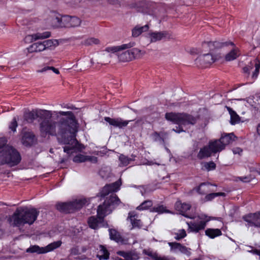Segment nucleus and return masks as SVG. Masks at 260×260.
Returning <instances> with one entry per match:
<instances>
[{
	"mask_svg": "<svg viewBox=\"0 0 260 260\" xmlns=\"http://www.w3.org/2000/svg\"><path fill=\"white\" fill-rule=\"evenodd\" d=\"M53 113L58 118L57 122L51 119L53 115L51 111L41 112V133L43 136L57 135L60 137L58 138V142L61 144L69 145L63 147V151L70 155L78 143L76 139L78 125L75 117L71 111H54Z\"/></svg>",
	"mask_w": 260,
	"mask_h": 260,
	"instance_id": "nucleus-1",
	"label": "nucleus"
},
{
	"mask_svg": "<svg viewBox=\"0 0 260 260\" xmlns=\"http://www.w3.org/2000/svg\"><path fill=\"white\" fill-rule=\"evenodd\" d=\"M191 208V205L188 203H183L178 201L175 204V209L180 214L186 217L193 219V220L187 222L188 230L190 232L197 233L202 230H204L207 223L211 220H213L214 218L209 216L206 214L201 213L197 216L192 217L186 214L187 211Z\"/></svg>",
	"mask_w": 260,
	"mask_h": 260,
	"instance_id": "nucleus-2",
	"label": "nucleus"
},
{
	"mask_svg": "<svg viewBox=\"0 0 260 260\" xmlns=\"http://www.w3.org/2000/svg\"><path fill=\"white\" fill-rule=\"evenodd\" d=\"M120 203V201L116 195H112L105 201L103 205L99 206L97 210V216H91L88 220L89 227L93 229H97L101 226L104 217L110 214L116 206Z\"/></svg>",
	"mask_w": 260,
	"mask_h": 260,
	"instance_id": "nucleus-3",
	"label": "nucleus"
},
{
	"mask_svg": "<svg viewBox=\"0 0 260 260\" xmlns=\"http://www.w3.org/2000/svg\"><path fill=\"white\" fill-rule=\"evenodd\" d=\"M38 214L36 209H17L10 217L9 221L13 226H20L26 223L30 225L37 219Z\"/></svg>",
	"mask_w": 260,
	"mask_h": 260,
	"instance_id": "nucleus-4",
	"label": "nucleus"
},
{
	"mask_svg": "<svg viewBox=\"0 0 260 260\" xmlns=\"http://www.w3.org/2000/svg\"><path fill=\"white\" fill-rule=\"evenodd\" d=\"M166 119L172 122L173 123L185 127L189 125H193L196 122V118L186 113H176L173 112L167 113L165 115ZM173 131L177 133L184 131L183 127H179L176 129H173Z\"/></svg>",
	"mask_w": 260,
	"mask_h": 260,
	"instance_id": "nucleus-5",
	"label": "nucleus"
},
{
	"mask_svg": "<svg viewBox=\"0 0 260 260\" xmlns=\"http://www.w3.org/2000/svg\"><path fill=\"white\" fill-rule=\"evenodd\" d=\"M21 157L19 152L14 147L7 145L0 151V163L7 164L10 167L17 165Z\"/></svg>",
	"mask_w": 260,
	"mask_h": 260,
	"instance_id": "nucleus-6",
	"label": "nucleus"
},
{
	"mask_svg": "<svg viewBox=\"0 0 260 260\" xmlns=\"http://www.w3.org/2000/svg\"><path fill=\"white\" fill-rule=\"evenodd\" d=\"M135 46L134 42H129L119 46H111L106 48V51L108 52L118 53L119 61L127 62L132 60L133 56L131 55L129 50L125 51L121 53L119 52L122 50L131 48Z\"/></svg>",
	"mask_w": 260,
	"mask_h": 260,
	"instance_id": "nucleus-7",
	"label": "nucleus"
},
{
	"mask_svg": "<svg viewBox=\"0 0 260 260\" xmlns=\"http://www.w3.org/2000/svg\"><path fill=\"white\" fill-rule=\"evenodd\" d=\"M87 203L85 199H76L72 202L58 203L56 205V208L61 212L71 213L81 209Z\"/></svg>",
	"mask_w": 260,
	"mask_h": 260,
	"instance_id": "nucleus-8",
	"label": "nucleus"
},
{
	"mask_svg": "<svg viewBox=\"0 0 260 260\" xmlns=\"http://www.w3.org/2000/svg\"><path fill=\"white\" fill-rule=\"evenodd\" d=\"M231 45L234 46L233 49L225 55V59L226 61H231L236 59L240 55L239 50L238 48L235 46L233 42H224L222 44L218 42H205L203 46L204 47L208 46L210 51L213 50L214 48H217L221 46H227Z\"/></svg>",
	"mask_w": 260,
	"mask_h": 260,
	"instance_id": "nucleus-9",
	"label": "nucleus"
},
{
	"mask_svg": "<svg viewBox=\"0 0 260 260\" xmlns=\"http://www.w3.org/2000/svg\"><path fill=\"white\" fill-rule=\"evenodd\" d=\"M61 242L57 241L48 244L46 247H39L38 245L31 246L27 249L26 252L30 253H37L38 254L45 253L53 250L60 246Z\"/></svg>",
	"mask_w": 260,
	"mask_h": 260,
	"instance_id": "nucleus-10",
	"label": "nucleus"
},
{
	"mask_svg": "<svg viewBox=\"0 0 260 260\" xmlns=\"http://www.w3.org/2000/svg\"><path fill=\"white\" fill-rule=\"evenodd\" d=\"M47 23L51 27H62V16L55 12H51L47 18Z\"/></svg>",
	"mask_w": 260,
	"mask_h": 260,
	"instance_id": "nucleus-11",
	"label": "nucleus"
},
{
	"mask_svg": "<svg viewBox=\"0 0 260 260\" xmlns=\"http://www.w3.org/2000/svg\"><path fill=\"white\" fill-rule=\"evenodd\" d=\"M243 220L247 223L248 227H260V211L254 213H250L243 217Z\"/></svg>",
	"mask_w": 260,
	"mask_h": 260,
	"instance_id": "nucleus-12",
	"label": "nucleus"
},
{
	"mask_svg": "<svg viewBox=\"0 0 260 260\" xmlns=\"http://www.w3.org/2000/svg\"><path fill=\"white\" fill-rule=\"evenodd\" d=\"M62 27H75L79 26L81 20L77 17L69 15L62 16Z\"/></svg>",
	"mask_w": 260,
	"mask_h": 260,
	"instance_id": "nucleus-13",
	"label": "nucleus"
},
{
	"mask_svg": "<svg viewBox=\"0 0 260 260\" xmlns=\"http://www.w3.org/2000/svg\"><path fill=\"white\" fill-rule=\"evenodd\" d=\"M121 185V182L120 179L113 183L106 185L100 192L101 196L105 197L111 192H117L120 189Z\"/></svg>",
	"mask_w": 260,
	"mask_h": 260,
	"instance_id": "nucleus-14",
	"label": "nucleus"
},
{
	"mask_svg": "<svg viewBox=\"0 0 260 260\" xmlns=\"http://www.w3.org/2000/svg\"><path fill=\"white\" fill-rule=\"evenodd\" d=\"M105 120L110 125L119 128L126 126L129 122L131 121V120H124L121 118H111L109 117H105Z\"/></svg>",
	"mask_w": 260,
	"mask_h": 260,
	"instance_id": "nucleus-15",
	"label": "nucleus"
},
{
	"mask_svg": "<svg viewBox=\"0 0 260 260\" xmlns=\"http://www.w3.org/2000/svg\"><path fill=\"white\" fill-rule=\"evenodd\" d=\"M253 66L255 67V71L253 73L252 76L253 78H256L257 77V75L259 73V70L260 68V61L259 60L256 58L254 59L252 61H251L250 63V65L245 67L243 68V70L244 73H249L250 71L253 69Z\"/></svg>",
	"mask_w": 260,
	"mask_h": 260,
	"instance_id": "nucleus-16",
	"label": "nucleus"
},
{
	"mask_svg": "<svg viewBox=\"0 0 260 260\" xmlns=\"http://www.w3.org/2000/svg\"><path fill=\"white\" fill-rule=\"evenodd\" d=\"M116 253L127 260H138L140 258L139 253L134 250L128 251H118Z\"/></svg>",
	"mask_w": 260,
	"mask_h": 260,
	"instance_id": "nucleus-17",
	"label": "nucleus"
},
{
	"mask_svg": "<svg viewBox=\"0 0 260 260\" xmlns=\"http://www.w3.org/2000/svg\"><path fill=\"white\" fill-rule=\"evenodd\" d=\"M45 110H39L36 111H31L26 112L24 114V120L28 123L32 122L33 121L36 119L37 117H39L40 119L42 118V115L40 114L41 112L45 111Z\"/></svg>",
	"mask_w": 260,
	"mask_h": 260,
	"instance_id": "nucleus-18",
	"label": "nucleus"
},
{
	"mask_svg": "<svg viewBox=\"0 0 260 260\" xmlns=\"http://www.w3.org/2000/svg\"><path fill=\"white\" fill-rule=\"evenodd\" d=\"M128 219L130 220L133 228L140 229L143 227L141 221L138 219V215L135 211L129 212Z\"/></svg>",
	"mask_w": 260,
	"mask_h": 260,
	"instance_id": "nucleus-19",
	"label": "nucleus"
},
{
	"mask_svg": "<svg viewBox=\"0 0 260 260\" xmlns=\"http://www.w3.org/2000/svg\"><path fill=\"white\" fill-rule=\"evenodd\" d=\"M208 146L212 153L219 152L224 149L223 145L221 144L219 140L210 141Z\"/></svg>",
	"mask_w": 260,
	"mask_h": 260,
	"instance_id": "nucleus-20",
	"label": "nucleus"
},
{
	"mask_svg": "<svg viewBox=\"0 0 260 260\" xmlns=\"http://www.w3.org/2000/svg\"><path fill=\"white\" fill-rule=\"evenodd\" d=\"M168 35L167 31L153 32L149 34V38L151 42H155L167 38Z\"/></svg>",
	"mask_w": 260,
	"mask_h": 260,
	"instance_id": "nucleus-21",
	"label": "nucleus"
},
{
	"mask_svg": "<svg viewBox=\"0 0 260 260\" xmlns=\"http://www.w3.org/2000/svg\"><path fill=\"white\" fill-rule=\"evenodd\" d=\"M219 56L213 57L211 53L204 54L200 57V60L202 62L205 67H207L214 62Z\"/></svg>",
	"mask_w": 260,
	"mask_h": 260,
	"instance_id": "nucleus-22",
	"label": "nucleus"
},
{
	"mask_svg": "<svg viewBox=\"0 0 260 260\" xmlns=\"http://www.w3.org/2000/svg\"><path fill=\"white\" fill-rule=\"evenodd\" d=\"M213 186H214V185H212L209 183H201L198 187L197 191L201 194H205L209 192L213 191L214 189L212 188V187Z\"/></svg>",
	"mask_w": 260,
	"mask_h": 260,
	"instance_id": "nucleus-23",
	"label": "nucleus"
},
{
	"mask_svg": "<svg viewBox=\"0 0 260 260\" xmlns=\"http://www.w3.org/2000/svg\"><path fill=\"white\" fill-rule=\"evenodd\" d=\"M35 140V135L31 133H25L22 138V143L25 146H31Z\"/></svg>",
	"mask_w": 260,
	"mask_h": 260,
	"instance_id": "nucleus-24",
	"label": "nucleus"
},
{
	"mask_svg": "<svg viewBox=\"0 0 260 260\" xmlns=\"http://www.w3.org/2000/svg\"><path fill=\"white\" fill-rule=\"evenodd\" d=\"M51 34L49 31H45L43 32H38L26 37V39H29L31 41H35L39 39H44L50 37Z\"/></svg>",
	"mask_w": 260,
	"mask_h": 260,
	"instance_id": "nucleus-25",
	"label": "nucleus"
},
{
	"mask_svg": "<svg viewBox=\"0 0 260 260\" xmlns=\"http://www.w3.org/2000/svg\"><path fill=\"white\" fill-rule=\"evenodd\" d=\"M44 50H46V49L44 41L35 43L28 48V50L29 52H40Z\"/></svg>",
	"mask_w": 260,
	"mask_h": 260,
	"instance_id": "nucleus-26",
	"label": "nucleus"
},
{
	"mask_svg": "<svg viewBox=\"0 0 260 260\" xmlns=\"http://www.w3.org/2000/svg\"><path fill=\"white\" fill-rule=\"evenodd\" d=\"M212 154L209 146H205L201 148L197 155V157L200 159H202L206 157H210Z\"/></svg>",
	"mask_w": 260,
	"mask_h": 260,
	"instance_id": "nucleus-27",
	"label": "nucleus"
},
{
	"mask_svg": "<svg viewBox=\"0 0 260 260\" xmlns=\"http://www.w3.org/2000/svg\"><path fill=\"white\" fill-rule=\"evenodd\" d=\"M235 136L233 133L226 134L224 135H222L219 141L221 142L222 145H223L224 148L225 146L232 142L234 141Z\"/></svg>",
	"mask_w": 260,
	"mask_h": 260,
	"instance_id": "nucleus-28",
	"label": "nucleus"
},
{
	"mask_svg": "<svg viewBox=\"0 0 260 260\" xmlns=\"http://www.w3.org/2000/svg\"><path fill=\"white\" fill-rule=\"evenodd\" d=\"M221 234V231L218 229L209 228L205 231V235L211 239H214Z\"/></svg>",
	"mask_w": 260,
	"mask_h": 260,
	"instance_id": "nucleus-29",
	"label": "nucleus"
},
{
	"mask_svg": "<svg viewBox=\"0 0 260 260\" xmlns=\"http://www.w3.org/2000/svg\"><path fill=\"white\" fill-rule=\"evenodd\" d=\"M226 109L231 116L230 123L232 125L238 123L240 121V118L238 115L230 107H226Z\"/></svg>",
	"mask_w": 260,
	"mask_h": 260,
	"instance_id": "nucleus-30",
	"label": "nucleus"
},
{
	"mask_svg": "<svg viewBox=\"0 0 260 260\" xmlns=\"http://www.w3.org/2000/svg\"><path fill=\"white\" fill-rule=\"evenodd\" d=\"M172 235L176 240L179 241L187 236L186 232L184 229L174 230Z\"/></svg>",
	"mask_w": 260,
	"mask_h": 260,
	"instance_id": "nucleus-31",
	"label": "nucleus"
},
{
	"mask_svg": "<svg viewBox=\"0 0 260 260\" xmlns=\"http://www.w3.org/2000/svg\"><path fill=\"white\" fill-rule=\"evenodd\" d=\"M150 211L152 212H156L158 214L173 213L172 212L168 210L166 206L162 205H158L157 206H154L151 209Z\"/></svg>",
	"mask_w": 260,
	"mask_h": 260,
	"instance_id": "nucleus-32",
	"label": "nucleus"
},
{
	"mask_svg": "<svg viewBox=\"0 0 260 260\" xmlns=\"http://www.w3.org/2000/svg\"><path fill=\"white\" fill-rule=\"evenodd\" d=\"M97 257L100 260L107 259L109 257V253L104 246L100 245L99 246V250L98 252Z\"/></svg>",
	"mask_w": 260,
	"mask_h": 260,
	"instance_id": "nucleus-33",
	"label": "nucleus"
},
{
	"mask_svg": "<svg viewBox=\"0 0 260 260\" xmlns=\"http://www.w3.org/2000/svg\"><path fill=\"white\" fill-rule=\"evenodd\" d=\"M166 135L167 134L166 133L154 132L152 134L151 137L153 141L158 142L160 144H164L165 143V137Z\"/></svg>",
	"mask_w": 260,
	"mask_h": 260,
	"instance_id": "nucleus-34",
	"label": "nucleus"
},
{
	"mask_svg": "<svg viewBox=\"0 0 260 260\" xmlns=\"http://www.w3.org/2000/svg\"><path fill=\"white\" fill-rule=\"evenodd\" d=\"M148 28L149 26L147 24L143 26H136L132 30V35L135 37H138L143 31H147Z\"/></svg>",
	"mask_w": 260,
	"mask_h": 260,
	"instance_id": "nucleus-35",
	"label": "nucleus"
},
{
	"mask_svg": "<svg viewBox=\"0 0 260 260\" xmlns=\"http://www.w3.org/2000/svg\"><path fill=\"white\" fill-rule=\"evenodd\" d=\"M131 55L133 56L132 59L141 57L145 54V52L138 48H134L129 50Z\"/></svg>",
	"mask_w": 260,
	"mask_h": 260,
	"instance_id": "nucleus-36",
	"label": "nucleus"
},
{
	"mask_svg": "<svg viewBox=\"0 0 260 260\" xmlns=\"http://www.w3.org/2000/svg\"><path fill=\"white\" fill-rule=\"evenodd\" d=\"M168 245L170 247V251L172 252L177 253L181 251L182 244L177 242H168Z\"/></svg>",
	"mask_w": 260,
	"mask_h": 260,
	"instance_id": "nucleus-37",
	"label": "nucleus"
},
{
	"mask_svg": "<svg viewBox=\"0 0 260 260\" xmlns=\"http://www.w3.org/2000/svg\"><path fill=\"white\" fill-rule=\"evenodd\" d=\"M110 238L111 240H114L117 242L121 241V237L118 232L113 229H109Z\"/></svg>",
	"mask_w": 260,
	"mask_h": 260,
	"instance_id": "nucleus-38",
	"label": "nucleus"
},
{
	"mask_svg": "<svg viewBox=\"0 0 260 260\" xmlns=\"http://www.w3.org/2000/svg\"><path fill=\"white\" fill-rule=\"evenodd\" d=\"M119 159L120 161V166H126L129 164L131 161H134L135 158H129L123 154H121L119 157Z\"/></svg>",
	"mask_w": 260,
	"mask_h": 260,
	"instance_id": "nucleus-39",
	"label": "nucleus"
},
{
	"mask_svg": "<svg viewBox=\"0 0 260 260\" xmlns=\"http://www.w3.org/2000/svg\"><path fill=\"white\" fill-rule=\"evenodd\" d=\"M45 49H51L55 47L58 45L57 40H47L44 41Z\"/></svg>",
	"mask_w": 260,
	"mask_h": 260,
	"instance_id": "nucleus-40",
	"label": "nucleus"
},
{
	"mask_svg": "<svg viewBox=\"0 0 260 260\" xmlns=\"http://www.w3.org/2000/svg\"><path fill=\"white\" fill-rule=\"evenodd\" d=\"M153 204L151 200H146L142 203L139 206L137 207L138 210L142 211L149 209L152 207Z\"/></svg>",
	"mask_w": 260,
	"mask_h": 260,
	"instance_id": "nucleus-41",
	"label": "nucleus"
},
{
	"mask_svg": "<svg viewBox=\"0 0 260 260\" xmlns=\"http://www.w3.org/2000/svg\"><path fill=\"white\" fill-rule=\"evenodd\" d=\"M225 196V193L224 192H216V193H210L207 194L204 199L205 201H211L216 197L218 196H223L224 197Z\"/></svg>",
	"mask_w": 260,
	"mask_h": 260,
	"instance_id": "nucleus-42",
	"label": "nucleus"
},
{
	"mask_svg": "<svg viewBox=\"0 0 260 260\" xmlns=\"http://www.w3.org/2000/svg\"><path fill=\"white\" fill-rule=\"evenodd\" d=\"M202 169L207 171L214 170L216 168V164L212 161L202 163Z\"/></svg>",
	"mask_w": 260,
	"mask_h": 260,
	"instance_id": "nucleus-43",
	"label": "nucleus"
},
{
	"mask_svg": "<svg viewBox=\"0 0 260 260\" xmlns=\"http://www.w3.org/2000/svg\"><path fill=\"white\" fill-rule=\"evenodd\" d=\"M73 161L76 163H81L87 161V155L78 154L73 158Z\"/></svg>",
	"mask_w": 260,
	"mask_h": 260,
	"instance_id": "nucleus-44",
	"label": "nucleus"
},
{
	"mask_svg": "<svg viewBox=\"0 0 260 260\" xmlns=\"http://www.w3.org/2000/svg\"><path fill=\"white\" fill-rule=\"evenodd\" d=\"M99 43L100 41L99 39L94 38H89L85 41L84 44L86 45H91L93 44H98Z\"/></svg>",
	"mask_w": 260,
	"mask_h": 260,
	"instance_id": "nucleus-45",
	"label": "nucleus"
},
{
	"mask_svg": "<svg viewBox=\"0 0 260 260\" xmlns=\"http://www.w3.org/2000/svg\"><path fill=\"white\" fill-rule=\"evenodd\" d=\"M17 127V122L16 118H14L9 125V128L13 132H16Z\"/></svg>",
	"mask_w": 260,
	"mask_h": 260,
	"instance_id": "nucleus-46",
	"label": "nucleus"
},
{
	"mask_svg": "<svg viewBox=\"0 0 260 260\" xmlns=\"http://www.w3.org/2000/svg\"><path fill=\"white\" fill-rule=\"evenodd\" d=\"M154 260H176L175 258L166 256L157 255L154 257Z\"/></svg>",
	"mask_w": 260,
	"mask_h": 260,
	"instance_id": "nucleus-47",
	"label": "nucleus"
},
{
	"mask_svg": "<svg viewBox=\"0 0 260 260\" xmlns=\"http://www.w3.org/2000/svg\"><path fill=\"white\" fill-rule=\"evenodd\" d=\"M180 252L189 256L191 254V249L190 248H187L186 246L182 245Z\"/></svg>",
	"mask_w": 260,
	"mask_h": 260,
	"instance_id": "nucleus-48",
	"label": "nucleus"
},
{
	"mask_svg": "<svg viewBox=\"0 0 260 260\" xmlns=\"http://www.w3.org/2000/svg\"><path fill=\"white\" fill-rule=\"evenodd\" d=\"M180 252L189 256L191 254V249L190 248H187L186 246L182 245Z\"/></svg>",
	"mask_w": 260,
	"mask_h": 260,
	"instance_id": "nucleus-49",
	"label": "nucleus"
},
{
	"mask_svg": "<svg viewBox=\"0 0 260 260\" xmlns=\"http://www.w3.org/2000/svg\"><path fill=\"white\" fill-rule=\"evenodd\" d=\"M7 139L4 137H0V149L2 148V150L5 148V146H7Z\"/></svg>",
	"mask_w": 260,
	"mask_h": 260,
	"instance_id": "nucleus-50",
	"label": "nucleus"
},
{
	"mask_svg": "<svg viewBox=\"0 0 260 260\" xmlns=\"http://www.w3.org/2000/svg\"><path fill=\"white\" fill-rule=\"evenodd\" d=\"M240 180L244 182H250L253 178L251 176H245V177H238Z\"/></svg>",
	"mask_w": 260,
	"mask_h": 260,
	"instance_id": "nucleus-51",
	"label": "nucleus"
},
{
	"mask_svg": "<svg viewBox=\"0 0 260 260\" xmlns=\"http://www.w3.org/2000/svg\"><path fill=\"white\" fill-rule=\"evenodd\" d=\"M87 161L95 163L98 161V158L95 156L87 155Z\"/></svg>",
	"mask_w": 260,
	"mask_h": 260,
	"instance_id": "nucleus-52",
	"label": "nucleus"
},
{
	"mask_svg": "<svg viewBox=\"0 0 260 260\" xmlns=\"http://www.w3.org/2000/svg\"><path fill=\"white\" fill-rule=\"evenodd\" d=\"M233 152L234 154H238L239 155L242 152V150L239 147H236L233 149Z\"/></svg>",
	"mask_w": 260,
	"mask_h": 260,
	"instance_id": "nucleus-53",
	"label": "nucleus"
},
{
	"mask_svg": "<svg viewBox=\"0 0 260 260\" xmlns=\"http://www.w3.org/2000/svg\"><path fill=\"white\" fill-rule=\"evenodd\" d=\"M248 251L254 254L258 255L260 258V250L255 249H252L250 250H248Z\"/></svg>",
	"mask_w": 260,
	"mask_h": 260,
	"instance_id": "nucleus-54",
	"label": "nucleus"
},
{
	"mask_svg": "<svg viewBox=\"0 0 260 260\" xmlns=\"http://www.w3.org/2000/svg\"><path fill=\"white\" fill-rule=\"evenodd\" d=\"M50 67H45L41 70H38L37 72L40 73L45 72L48 70H51Z\"/></svg>",
	"mask_w": 260,
	"mask_h": 260,
	"instance_id": "nucleus-55",
	"label": "nucleus"
},
{
	"mask_svg": "<svg viewBox=\"0 0 260 260\" xmlns=\"http://www.w3.org/2000/svg\"><path fill=\"white\" fill-rule=\"evenodd\" d=\"M146 254L149 256L150 257H151L152 259V260H154V257L155 256H157V254L156 253H152L151 252H147L146 253Z\"/></svg>",
	"mask_w": 260,
	"mask_h": 260,
	"instance_id": "nucleus-56",
	"label": "nucleus"
},
{
	"mask_svg": "<svg viewBox=\"0 0 260 260\" xmlns=\"http://www.w3.org/2000/svg\"><path fill=\"white\" fill-rule=\"evenodd\" d=\"M145 165H149V166H151V165H159L160 164H158V163H156V162H153V161H149V160H148L145 164Z\"/></svg>",
	"mask_w": 260,
	"mask_h": 260,
	"instance_id": "nucleus-57",
	"label": "nucleus"
},
{
	"mask_svg": "<svg viewBox=\"0 0 260 260\" xmlns=\"http://www.w3.org/2000/svg\"><path fill=\"white\" fill-rule=\"evenodd\" d=\"M50 69L55 74H59V72L58 70H57V69H55V68H54L53 67H51Z\"/></svg>",
	"mask_w": 260,
	"mask_h": 260,
	"instance_id": "nucleus-58",
	"label": "nucleus"
},
{
	"mask_svg": "<svg viewBox=\"0 0 260 260\" xmlns=\"http://www.w3.org/2000/svg\"><path fill=\"white\" fill-rule=\"evenodd\" d=\"M78 149L79 151H81L82 149H84V147L81 144H78Z\"/></svg>",
	"mask_w": 260,
	"mask_h": 260,
	"instance_id": "nucleus-59",
	"label": "nucleus"
},
{
	"mask_svg": "<svg viewBox=\"0 0 260 260\" xmlns=\"http://www.w3.org/2000/svg\"><path fill=\"white\" fill-rule=\"evenodd\" d=\"M257 132L259 135H260V124H258L257 127Z\"/></svg>",
	"mask_w": 260,
	"mask_h": 260,
	"instance_id": "nucleus-60",
	"label": "nucleus"
},
{
	"mask_svg": "<svg viewBox=\"0 0 260 260\" xmlns=\"http://www.w3.org/2000/svg\"><path fill=\"white\" fill-rule=\"evenodd\" d=\"M66 161V159L63 158V159H62L61 160V162H62H62H65Z\"/></svg>",
	"mask_w": 260,
	"mask_h": 260,
	"instance_id": "nucleus-61",
	"label": "nucleus"
},
{
	"mask_svg": "<svg viewBox=\"0 0 260 260\" xmlns=\"http://www.w3.org/2000/svg\"><path fill=\"white\" fill-rule=\"evenodd\" d=\"M73 249H72V252L73 253Z\"/></svg>",
	"mask_w": 260,
	"mask_h": 260,
	"instance_id": "nucleus-62",
	"label": "nucleus"
},
{
	"mask_svg": "<svg viewBox=\"0 0 260 260\" xmlns=\"http://www.w3.org/2000/svg\"><path fill=\"white\" fill-rule=\"evenodd\" d=\"M258 173H259V174H260V170H259V171L258 172Z\"/></svg>",
	"mask_w": 260,
	"mask_h": 260,
	"instance_id": "nucleus-63",
	"label": "nucleus"
},
{
	"mask_svg": "<svg viewBox=\"0 0 260 260\" xmlns=\"http://www.w3.org/2000/svg\"><path fill=\"white\" fill-rule=\"evenodd\" d=\"M1 204L0 203V205H1Z\"/></svg>",
	"mask_w": 260,
	"mask_h": 260,
	"instance_id": "nucleus-64",
	"label": "nucleus"
}]
</instances>
